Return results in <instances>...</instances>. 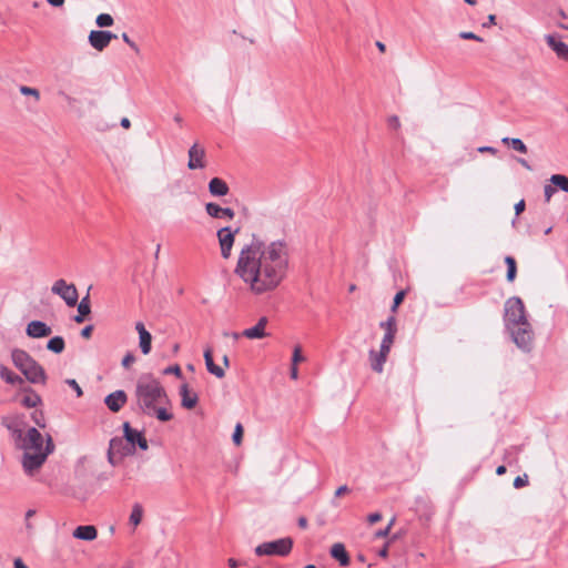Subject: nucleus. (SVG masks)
I'll use <instances>...</instances> for the list:
<instances>
[{
	"label": "nucleus",
	"instance_id": "f257e3e1",
	"mask_svg": "<svg viewBox=\"0 0 568 568\" xmlns=\"http://www.w3.org/2000/svg\"><path fill=\"white\" fill-rule=\"evenodd\" d=\"M288 266L286 246L281 241L265 244L251 235V292L274 291L284 280Z\"/></svg>",
	"mask_w": 568,
	"mask_h": 568
},
{
	"label": "nucleus",
	"instance_id": "f03ea898",
	"mask_svg": "<svg viewBox=\"0 0 568 568\" xmlns=\"http://www.w3.org/2000/svg\"><path fill=\"white\" fill-rule=\"evenodd\" d=\"M136 404L142 413L154 416L161 422H169L173 418L171 400L161 385L152 377H141L135 387Z\"/></svg>",
	"mask_w": 568,
	"mask_h": 568
},
{
	"label": "nucleus",
	"instance_id": "7ed1b4c3",
	"mask_svg": "<svg viewBox=\"0 0 568 568\" xmlns=\"http://www.w3.org/2000/svg\"><path fill=\"white\" fill-rule=\"evenodd\" d=\"M505 322L515 344L520 349L529 352L532 347L534 332L527 320L521 298L514 296L506 301Z\"/></svg>",
	"mask_w": 568,
	"mask_h": 568
},
{
	"label": "nucleus",
	"instance_id": "20e7f679",
	"mask_svg": "<svg viewBox=\"0 0 568 568\" xmlns=\"http://www.w3.org/2000/svg\"><path fill=\"white\" fill-rule=\"evenodd\" d=\"M20 447L23 449L22 466L27 474L33 475L45 462L52 452L51 438H47L44 445L43 436L36 428H29L26 433L19 432Z\"/></svg>",
	"mask_w": 568,
	"mask_h": 568
},
{
	"label": "nucleus",
	"instance_id": "39448f33",
	"mask_svg": "<svg viewBox=\"0 0 568 568\" xmlns=\"http://www.w3.org/2000/svg\"><path fill=\"white\" fill-rule=\"evenodd\" d=\"M14 366L31 383H40L45 378L43 368L24 351L14 349L11 354Z\"/></svg>",
	"mask_w": 568,
	"mask_h": 568
},
{
	"label": "nucleus",
	"instance_id": "423d86ee",
	"mask_svg": "<svg viewBox=\"0 0 568 568\" xmlns=\"http://www.w3.org/2000/svg\"><path fill=\"white\" fill-rule=\"evenodd\" d=\"M293 548V539L290 537L280 538L276 540L265 541L255 547L257 556H287Z\"/></svg>",
	"mask_w": 568,
	"mask_h": 568
},
{
	"label": "nucleus",
	"instance_id": "0eeeda50",
	"mask_svg": "<svg viewBox=\"0 0 568 568\" xmlns=\"http://www.w3.org/2000/svg\"><path fill=\"white\" fill-rule=\"evenodd\" d=\"M51 292L60 296L69 307H74L78 304L79 293L73 283L59 278L52 284Z\"/></svg>",
	"mask_w": 568,
	"mask_h": 568
},
{
	"label": "nucleus",
	"instance_id": "6e6552de",
	"mask_svg": "<svg viewBox=\"0 0 568 568\" xmlns=\"http://www.w3.org/2000/svg\"><path fill=\"white\" fill-rule=\"evenodd\" d=\"M239 229L232 231L230 227H222L217 231V240L221 248V256L225 260L231 257V252L235 242V234Z\"/></svg>",
	"mask_w": 568,
	"mask_h": 568
},
{
	"label": "nucleus",
	"instance_id": "1a4fd4ad",
	"mask_svg": "<svg viewBox=\"0 0 568 568\" xmlns=\"http://www.w3.org/2000/svg\"><path fill=\"white\" fill-rule=\"evenodd\" d=\"M115 38L116 34L110 31L92 30L89 33L88 40L93 49H95L99 52H102Z\"/></svg>",
	"mask_w": 568,
	"mask_h": 568
},
{
	"label": "nucleus",
	"instance_id": "9d476101",
	"mask_svg": "<svg viewBox=\"0 0 568 568\" xmlns=\"http://www.w3.org/2000/svg\"><path fill=\"white\" fill-rule=\"evenodd\" d=\"M205 150L199 143H194L189 150V163L190 170L205 168Z\"/></svg>",
	"mask_w": 568,
	"mask_h": 568
},
{
	"label": "nucleus",
	"instance_id": "9b49d317",
	"mask_svg": "<svg viewBox=\"0 0 568 568\" xmlns=\"http://www.w3.org/2000/svg\"><path fill=\"white\" fill-rule=\"evenodd\" d=\"M123 430H124L125 439L132 446H134L136 444L141 449H143V450L148 449V440L141 432L133 429L129 423H124Z\"/></svg>",
	"mask_w": 568,
	"mask_h": 568
},
{
	"label": "nucleus",
	"instance_id": "f8f14e48",
	"mask_svg": "<svg viewBox=\"0 0 568 568\" xmlns=\"http://www.w3.org/2000/svg\"><path fill=\"white\" fill-rule=\"evenodd\" d=\"M126 400L128 396L124 390H115L105 397L104 403L111 412L116 413L125 405Z\"/></svg>",
	"mask_w": 568,
	"mask_h": 568
},
{
	"label": "nucleus",
	"instance_id": "ddd939ff",
	"mask_svg": "<svg viewBox=\"0 0 568 568\" xmlns=\"http://www.w3.org/2000/svg\"><path fill=\"white\" fill-rule=\"evenodd\" d=\"M26 332L27 335L32 338H41L49 336L52 331L44 322L32 321L27 325Z\"/></svg>",
	"mask_w": 568,
	"mask_h": 568
},
{
	"label": "nucleus",
	"instance_id": "4468645a",
	"mask_svg": "<svg viewBox=\"0 0 568 568\" xmlns=\"http://www.w3.org/2000/svg\"><path fill=\"white\" fill-rule=\"evenodd\" d=\"M181 405L186 409H193L197 402V394L189 387L187 384H183L180 387Z\"/></svg>",
	"mask_w": 568,
	"mask_h": 568
},
{
	"label": "nucleus",
	"instance_id": "2eb2a0df",
	"mask_svg": "<svg viewBox=\"0 0 568 568\" xmlns=\"http://www.w3.org/2000/svg\"><path fill=\"white\" fill-rule=\"evenodd\" d=\"M234 272L244 282L248 281V277H247V273H248V245H245L244 247H242Z\"/></svg>",
	"mask_w": 568,
	"mask_h": 568
},
{
	"label": "nucleus",
	"instance_id": "dca6fc26",
	"mask_svg": "<svg viewBox=\"0 0 568 568\" xmlns=\"http://www.w3.org/2000/svg\"><path fill=\"white\" fill-rule=\"evenodd\" d=\"M206 213L214 219H229L232 220L234 217V212L230 207H222L216 203H207L205 205Z\"/></svg>",
	"mask_w": 568,
	"mask_h": 568
},
{
	"label": "nucleus",
	"instance_id": "f3484780",
	"mask_svg": "<svg viewBox=\"0 0 568 568\" xmlns=\"http://www.w3.org/2000/svg\"><path fill=\"white\" fill-rule=\"evenodd\" d=\"M388 354L383 351L371 349L368 354L371 368L376 373L384 371V364L386 363Z\"/></svg>",
	"mask_w": 568,
	"mask_h": 568
},
{
	"label": "nucleus",
	"instance_id": "a211bd4d",
	"mask_svg": "<svg viewBox=\"0 0 568 568\" xmlns=\"http://www.w3.org/2000/svg\"><path fill=\"white\" fill-rule=\"evenodd\" d=\"M545 40L547 44L556 52L557 57L567 61L568 59V44L565 42L557 40L555 36L547 34L545 36Z\"/></svg>",
	"mask_w": 568,
	"mask_h": 568
},
{
	"label": "nucleus",
	"instance_id": "6ab92c4d",
	"mask_svg": "<svg viewBox=\"0 0 568 568\" xmlns=\"http://www.w3.org/2000/svg\"><path fill=\"white\" fill-rule=\"evenodd\" d=\"M135 329L139 333L141 352L144 355H148L151 352L152 335L146 331L144 324L141 322L135 324Z\"/></svg>",
	"mask_w": 568,
	"mask_h": 568
},
{
	"label": "nucleus",
	"instance_id": "aec40b11",
	"mask_svg": "<svg viewBox=\"0 0 568 568\" xmlns=\"http://www.w3.org/2000/svg\"><path fill=\"white\" fill-rule=\"evenodd\" d=\"M97 536H98V530L92 525L78 526L73 530L74 538L87 540V541L94 540L97 538Z\"/></svg>",
	"mask_w": 568,
	"mask_h": 568
},
{
	"label": "nucleus",
	"instance_id": "412c9836",
	"mask_svg": "<svg viewBox=\"0 0 568 568\" xmlns=\"http://www.w3.org/2000/svg\"><path fill=\"white\" fill-rule=\"evenodd\" d=\"M204 359L207 371L216 376L217 378H222L224 376V369L223 367L214 364L213 362V353L211 348H206L204 352Z\"/></svg>",
	"mask_w": 568,
	"mask_h": 568
},
{
	"label": "nucleus",
	"instance_id": "4be33fe9",
	"mask_svg": "<svg viewBox=\"0 0 568 568\" xmlns=\"http://www.w3.org/2000/svg\"><path fill=\"white\" fill-rule=\"evenodd\" d=\"M331 556L339 561L342 566H348L349 565V556L344 547L343 544L337 542L334 544L331 548Z\"/></svg>",
	"mask_w": 568,
	"mask_h": 568
},
{
	"label": "nucleus",
	"instance_id": "5701e85b",
	"mask_svg": "<svg viewBox=\"0 0 568 568\" xmlns=\"http://www.w3.org/2000/svg\"><path fill=\"white\" fill-rule=\"evenodd\" d=\"M209 191L213 196H224L229 192V186L222 179L213 178L209 183Z\"/></svg>",
	"mask_w": 568,
	"mask_h": 568
},
{
	"label": "nucleus",
	"instance_id": "b1692460",
	"mask_svg": "<svg viewBox=\"0 0 568 568\" xmlns=\"http://www.w3.org/2000/svg\"><path fill=\"white\" fill-rule=\"evenodd\" d=\"M144 516V509L141 504L135 503L132 506V510L129 517V524L133 527V530L142 523Z\"/></svg>",
	"mask_w": 568,
	"mask_h": 568
},
{
	"label": "nucleus",
	"instance_id": "393cba45",
	"mask_svg": "<svg viewBox=\"0 0 568 568\" xmlns=\"http://www.w3.org/2000/svg\"><path fill=\"white\" fill-rule=\"evenodd\" d=\"M90 313H91V305H90L89 295H87L85 297H83L81 300V302L78 305V315L74 317V322L79 323V324L82 323L84 321L85 316H88Z\"/></svg>",
	"mask_w": 568,
	"mask_h": 568
},
{
	"label": "nucleus",
	"instance_id": "a878e982",
	"mask_svg": "<svg viewBox=\"0 0 568 568\" xmlns=\"http://www.w3.org/2000/svg\"><path fill=\"white\" fill-rule=\"evenodd\" d=\"M0 377L8 384L16 385L21 384L22 378L10 371L7 366L0 365Z\"/></svg>",
	"mask_w": 568,
	"mask_h": 568
},
{
	"label": "nucleus",
	"instance_id": "bb28decb",
	"mask_svg": "<svg viewBox=\"0 0 568 568\" xmlns=\"http://www.w3.org/2000/svg\"><path fill=\"white\" fill-rule=\"evenodd\" d=\"M122 440L121 439H112L110 442V447H109V460L111 464H115L116 460V456H122L123 453H122Z\"/></svg>",
	"mask_w": 568,
	"mask_h": 568
},
{
	"label": "nucleus",
	"instance_id": "cd10ccee",
	"mask_svg": "<svg viewBox=\"0 0 568 568\" xmlns=\"http://www.w3.org/2000/svg\"><path fill=\"white\" fill-rule=\"evenodd\" d=\"M266 324H267V318L261 317L260 321L257 322V324L254 325L253 327H251V339L252 338H262V337L266 336L267 335L265 333Z\"/></svg>",
	"mask_w": 568,
	"mask_h": 568
},
{
	"label": "nucleus",
	"instance_id": "c85d7f7f",
	"mask_svg": "<svg viewBox=\"0 0 568 568\" xmlns=\"http://www.w3.org/2000/svg\"><path fill=\"white\" fill-rule=\"evenodd\" d=\"M501 142L504 144L510 145L515 151L519 153H527V146L526 144L518 138H504L501 139Z\"/></svg>",
	"mask_w": 568,
	"mask_h": 568
},
{
	"label": "nucleus",
	"instance_id": "c756f323",
	"mask_svg": "<svg viewBox=\"0 0 568 568\" xmlns=\"http://www.w3.org/2000/svg\"><path fill=\"white\" fill-rule=\"evenodd\" d=\"M64 347L65 343L61 336L52 337L47 344V348L55 354L62 353L64 351Z\"/></svg>",
	"mask_w": 568,
	"mask_h": 568
},
{
	"label": "nucleus",
	"instance_id": "7c9ffc66",
	"mask_svg": "<svg viewBox=\"0 0 568 568\" xmlns=\"http://www.w3.org/2000/svg\"><path fill=\"white\" fill-rule=\"evenodd\" d=\"M395 334L396 333L392 332V329L389 332H385L382 343H381L379 351H383V352L389 354L390 348L394 344Z\"/></svg>",
	"mask_w": 568,
	"mask_h": 568
},
{
	"label": "nucleus",
	"instance_id": "2f4dec72",
	"mask_svg": "<svg viewBox=\"0 0 568 568\" xmlns=\"http://www.w3.org/2000/svg\"><path fill=\"white\" fill-rule=\"evenodd\" d=\"M550 182L556 189H560L568 193V176L562 174H554L550 178Z\"/></svg>",
	"mask_w": 568,
	"mask_h": 568
},
{
	"label": "nucleus",
	"instance_id": "473e14b6",
	"mask_svg": "<svg viewBox=\"0 0 568 568\" xmlns=\"http://www.w3.org/2000/svg\"><path fill=\"white\" fill-rule=\"evenodd\" d=\"M505 263L507 265V281L513 282L516 277V272H517L516 261L511 256H506Z\"/></svg>",
	"mask_w": 568,
	"mask_h": 568
},
{
	"label": "nucleus",
	"instance_id": "72a5a7b5",
	"mask_svg": "<svg viewBox=\"0 0 568 568\" xmlns=\"http://www.w3.org/2000/svg\"><path fill=\"white\" fill-rule=\"evenodd\" d=\"M40 396L36 393H29L22 398V405L29 408L36 407L40 403Z\"/></svg>",
	"mask_w": 568,
	"mask_h": 568
},
{
	"label": "nucleus",
	"instance_id": "f704fd0d",
	"mask_svg": "<svg viewBox=\"0 0 568 568\" xmlns=\"http://www.w3.org/2000/svg\"><path fill=\"white\" fill-rule=\"evenodd\" d=\"M95 23L100 28H105L111 27L114 23V20L109 13H100L95 19Z\"/></svg>",
	"mask_w": 568,
	"mask_h": 568
},
{
	"label": "nucleus",
	"instance_id": "c9c22d12",
	"mask_svg": "<svg viewBox=\"0 0 568 568\" xmlns=\"http://www.w3.org/2000/svg\"><path fill=\"white\" fill-rule=\"evenodd\" d=\"M243 436H244V427L242 424L239 423V424H236L233 436H232L233 443L236 446H240L243 442Z\"/></svg>",
	"mask_w": 568,
	"mask_h": 568
},
{
	"label": "nucleus",
	"instance_id": "e433bc0d",
	"mask_svg": "<svg viewBox=\"0 0 568 568\" xmlns=\"http://www.w3.org/2000/svg\"><path fill=\"white\" fill-rule=\"evenodd\" d=\"M19 90H20V93L23 94V95H31V97L34 98L36 101L40 100V92L36 88H31V87H27V85H21Z\"/></svg>",
	"mask_w": 568,
	"mask_h": 568
},
{
	"label": "nucleus",
	"instance_id": "4c0bfd02",
	"mask_svg": "<svg viewBox=\"0 0 568 568\" xmlns=\"http://www.w3.org/2000/svg\"><path fill=\"white\" fill-rule=\"evenodd\" d=\"M305 361V357L302 354L301 346H295L292 355V364L297 366L298 363Z\"/></svg>",
	"mask_w": 568,
	"mask_h": 568
},
{
	"label": "nucleus",
	"instance_id": "58836bf2",
	"mask_svg": "<svg viewBox=\"0 0 568 568\" xmlns=\"http://www.w3.org/2000/svg\"><path fill=\"white\" fill-rule=\"evenodd\" d=\"M381 327H383L385 332H389L392 329V332L396 333L397 329L395 317L390 316L389 318H387V321L382 322Z\"/></svg>",
	"mask_w": 568,
	"mask_h": 568
},
{
	"label": "nucleus",
	"instance_id": "ea45409f",
	"mask_svg": "<svg viewBox=\"0 0 568 568\" xmlns=\"http://www.w3.org/2000/svg\"><path fill=\"white\" fill-rule=\"evenodd\" d=\"M122 40L134 51L135 54H140L139 45L129 37L128 33H122Z\"/></svg>",
	"mask_w": 568,
	"mask_h": 568
},
{
	"label": "nucleus",
	"instance_id": "a19ab883",
	"mask_svg": "<svg viewBox=\"0 0 568 568\" xmlns=\"http://www.w3.org/2000/svg\"><path fill=\"white\" fill-rule=\"evenodd\" d=\"M557 189L552 184H547L544 187L545 201L549 202L551 196L556 193Z\"/></svg>",
	"mask_w": 568,
	"mask_h": 568
},
{
	"label": "nucleus",
	"instance_id": "79ce46f5",
	"mask_svg": "<svg viewBox=\"0 0 568 568\" xmlns=\"http://www.w3.org/2000/svg\"><path fill=\"white\" fill-rule=\"evenodd\" d=\"M459 38L464 39V40H475V41H479V42L483 41V39L480 37H478L477 34H475L474 32H470V31L460 32Z\"/></svg>",
	"mask_w": 568,
	"mask_h": 568
},
{
	"label": "nucleus",
	"instance_id": "37998d69",
	"mask_svg": "<svg viewBox=\"0 0 568 568\" xmlns=\"http://www.w3.org/2000/svg\"><path fill=\"white\" fill-rule=\"evenodd\" d=\"M404 297H405V291H399L396 293L394 301H393V306H392L393 312H395L397 310L398 305L403 302Z\"/></svg>",
	"mask_w": 568,
	"mask_h": 568
},
{
	"label": "nucleus",
	"instance_id": "c03bdc74",
	"mask_svg": "<svg viewBox=\"0 0 568 568\" xmlns=\"http://www.w3.org/2000/svg\"><path fill=\"white\" fill-rule=\"evenodd\" d=\"M528 484V477L527 475L524 476H517L514 480V487L515 488H521L525 487Z\"/></svg>",
	"mask_w": 568,
	"mask_h": 568
},
{
	"label": "nucleus",
	"instance_id": "a18cd8bd",
	"mask_svg": "<svg viewBox=\"0 0 568 568\" xmlns=\"http://www.w3.org/2000/svg\"><path fill=\"white\" fill-rule=\"evenodd\" d=\"M67 384L75 390L78 397L83 395L82 388L75 379H67Z\"/></svg>",
	"mask_w": 568,
	"mask_h": 568
},
{
	"label": "nucleus",
	"instance_id": "49530a36",
	"mask_svg": "<svg viewBox=\"0 0 568 568\" xmlns=\"http://www.w3.org/2000/svg\"><path fill=\"white\" fill-rule=\"evenodd\" d=\"M387 124L389 128L394 129V130H398L399 126H400V122H399V119L398 116L396 115H392L387 119Z\"/></svg>",
	"mask_w": 568,
	"mask_h": 568
},
{
	"label": "nucleus",
	"instance_id": "de8ad7c7",
	"mask_svg": "<svg viewBox=\"0 0 568 568\" xmlns=\"http://www.w3.org/2000/svg\"><path fill=\"white\" fill-rule=\"evenodd\" d=\"M165 374H173L178 377H180L182 375V371H181V367L179 365H173V366H170L168 368H165L164 371Z\"/></svg>",
	"mask_w": 568,
	"mask_h": 568
},
{
	"label": "nucleus",
	"instance_id": "09e8293b",
	"mask_svg": "<svg viewBox=\"0 0 568 568\" xmlns=\"http://www.w3.org/2000/svg\"><path fill=\"white\" fill-rule=\"evenodd\" d=\"M135 362V357L132 354H126L122 359V366L129 368Z\"/></svg>",
	"mask_w": 568,
	"mask_h": 568
},
{
	"label": "nucleus",
	"instance_id": "8fccbe9b",
	"mask_svg": "<svg viewBox=\"0 0 568 568\" xmlns=\"http://www.w3.org/2000/svg\"><path fill=\"white\" fill-rule=\"evenodd\" d=\"M381 519H382V514H379V513L369 514L367 517V520L371 525L378 523Z\"/></svg>",
	"mask_w": 568,
	"mask_h": 568
},
{
	"label": "nucleus",
	"instance_id": "3c124183",
	"mask_svg": "<svg viewBox=\"0 0 568 568\" xmlns=\"http://www.w3.org/2000/svg\"><path fill=\"white\" fill-rule=\"evenodd\" d=\"M92 332H93V326L92 325H88L85 326L82 331H81V336L83 338H87L89 339L92 335Z\"/></svg>",
	"mask_w": 568,
	"mask_h": 568
},
{
	"label": "nucleus",
	"instance_id": "603ef678",
	"mask_svg": "<svg viewBox=\"0 0 568 568\" xmlns=\"http://www.w3.org/2000/svg\"><path fill=\"white\" fill-rule=\"evenodd\" d=\"M389 534V527H385L384 529H379L375 532L376 538H385Z\"/></svg>",
	"mask_w": 568,
	"mask_h": 568
},
{
	"label": "nucleus",
	"instance_id": "864d4df0",
	"mask_svg": "<svg viewBox=\"0 0 568 568\" xmlns=\"http://www.w3.org/2000/svg\"><path fill=\"white\" fill-rule=\"evenodd\" d=\"M348 491H349V488L346 485L339 486L335 491V497H341Z\"/></svg>",
	"mask_w": 568,
	"mask_h": 568
},
{
	"label": "nucleus",
	"instance_id": "5fc2aeb1",
	"mask_svg": "<svg viewBox=\"0 0 568 568\" xmlns=\"http://www.w3.org/2000/svg\"><path fill=\"white\" fill-rule=\"evenodd\" d=\"M525 210V201L524 200H520L518 203H516L515 205V212H516V215H519L520 213H523Z\"/></svg>",
	"mask_w": 568,
	"mask_h": 568
},
{
	"label": "nucleus",
	"instance_id": "6e6d98bb",
	"mask_svg": "<svg viewBox=\"0 0 568 568\" xmlns=\"http://www.w3.org/2000/svg\"><path fill=\"white\" fill-rule=\"evenodd\" d=\"M478 152L495 154L497 152V150L493 146H480V148H478Z\"/></svg>",
	"mask_w": 568,
	"mask_h": 568
},
{
	"label": "nucleus",
	"instance_id": "4d7b16f0",
	"mask_svg": "<svg viewBox=\"0 0 568 568\" xmlns=\"http://www.w3.org/2000/svg\"><path fill=\"white\" fill-rule=\"evenodd\" d=\"M13 567L14 568H28V566L22 561L21 558H16L13 560Z\"/></svg>",
	"mask_w": 568,
	"mask_h": 568
},
{
	"label": "nucleus",
	"instance_id": "13d9d810",
	"mask_svg": "<svg viewBox=\"0 0 568 568\" xmlns=\"http://www.w3.org/2000/svg\"><path fill=\"white\" fill-rule=\"evenodd\" d=\"M290 375H291V378H292V379H297V378H298V369H297V366H294V365L292 364Z\"/></svg>",
	"mask_w": 568,
	"mask_h": 568
},
{
	"label": "nucleus",
	"instance_id": "bf43d9fd",
	"mask_svg": "<svg viewBox=\"0 0 568 568\" xmlns=\"http://www.w3.org/2000/svg\"><path fill=\"white\" fill-rule=\"evenodd\" d=\"M53 7H62L65 0H47Z\"/></svg>",
	"mask_w": 568,
	"mask_h": 568
},
{
	"label": "nucleus",
	"instance_id": "052dcab7",
	"mask_svg": "<svg viewBox=\"0 0 568 568\" xmlns=\"http://www.w3.org/2000/svg\"><path fill=\"white\" fill-rule=\"evenodd\" d=\"M378 556L382 557V558H386L388 556V546H384L379 551H378Z\"/></svg>",
	"mask_w": 568,
	"mask_h": 568
},
{
	"label": "nucleus",
	"instance_id": "680f3d73",
	"mask_svg": "<svg viewBox=\"0 0 568 568\" xmlns=\"http://www.w3.org/2000/svg\"><path fill=\"white\" fill-rule=\"evenodd\" d=\"M121 126L124 128V129H130L131 128V121L128 118H123L121 120Z\"/></svg>",
	"mask_w": 568,
	"mask_h": 568
},
{
	"label": "nucleus",
	"instance_id": "e2e57ef3",
	"mask_svg": "<svg viewBox=\"0 0 568 568\" xmlns=\"http://www.w3.org/2000/svg\"><path fill=\"white\" fill-rule=\"evenodd\" d=\"M495 23H496V16L495 14H489L488 16V22L484 23V27H488V26H491V24H495Z\"/></svg>",
	"mask_w": 568,
	"mask_h": 568
},
{
	"label": "nucleus",
	"instance_id": "0e129e2a",
	"mask_svg": "<svg viewBox=\"0 0 568 568\" xmlns=\"http://www.w3.org/2000/svg\"><path fill=\"white\" fill-rule=\"evenodd\" d=\"M505 473H506V467L504 465H500L497 467V469H496L497 475L500 476V475H504Z\"/></svg>",
	"mask_w": 568,
	"mask_h": 568
},
{
	"label": "nucleus",
	"instance_id": "69168bd1",
	"mask_svg": "<svg viewBox=\"0 0 568 568\" xmlns=\"http://www.w3.org/2000/svg\"><path fill=\"white\" fill-rule=\"evenodd\" d=\"M376 47L378 48V50H379L381 52H385V50H386L385 44H384L383 42H381V41H377V42H376Z\"/></svg>",
	"mask_w": 568,
	"mask_h": 568
},
{
	"label": "nucleus",
	"instance_id": "338daca9",
	"mask_svg": "<svg viewBox=\"0 0 568 568\" xmlns=\"http://www.w3.org/2000/svg\"><path fill=\"white\" fill-rule=\"evenodd\" d=\"M298 525H300V527L305 528L307 526L306 518H304V517L300 518L298 519Z\"/></svg>",
	"mask_w": 568,
	"mask_h": 568
},
{
	"label": "nucleus",
	"instance_id": "774afa93",
	"mask_svg": "<svg viewBox=\"0 0 568 568\" xmlns=\"http://www.w3.org/2000/svg\"><path fill=\"white\" fill-rule=\"evenodd\" d=\"M518 162L524 166L526 168L527 170H530V165L528 164V162L525 160V159H519Z\"/></svg>",
	"mask_w": 568,
	"mask_h": 568
}]
</instances>
